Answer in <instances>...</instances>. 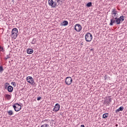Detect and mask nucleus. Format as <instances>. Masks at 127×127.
<instances>
[{
    "mask_svg": "<svg viewBox=\"0 0 127 127\" xmlns=\"http://www.w3.org/2000/svg\"><path fill=\"white\" fill-rule=\"evenodd\" d=\"M85 40L87 42H91L93 39V35L90 32H87L85 36Z\"/></svg>",
    "mask_w": 127,
    "mask_h": 127,
    "instance_id": "f257e3e1",
    "label": "nucleus"
},
{
    "mask_svg": "<svg viewBox=\"0 0 127 127\" xmlns=\"http://www.w3.org/2000/svg\"><path fill=\"white\" fill-rule=\"evenodd\" d=\"M17 33H18V31L17 30V28H14L12 29L11 31V36H12L13 38H16L17 37Z\"/></svg>",
    "mask_w": 127,
    "mask_h": 127,
    "instance_id": "f03ea898",
    "label": "nucleus"
},
{
    "mask_svg": "<svg viewBox=\"0 0 127 127\" xmlns=\"http://www.w3.org/2000/svg\"><path fill=\"white\" fill-rule=\"evenodd\" d=\"M13 108L15 112H19L21 110V105L18 103H15L13 105Z\"/></svg>",
    "mask_w": 127,
    "mask_h": 127,
    "instance_id": "7ed1b4c3",
    "label": "nucleus"
},
{
    "mask_svg": "<svg viewBox=\"0 0 127 127\" xmlns=\"http://www.w3.org/2000/svg\"><path fill=\"white\" fill-rule=\"evenodd\" d=\"M26 81L29 83V84H30L31 85H32L33 86H34L35 85V82H34V79L33 78H32V76H28L26 77Z\"/></svg>",
    "mask_w": 127,
    "mask_h": 127,
    "instance_id": "20e7f679",
    "label": "nucleus"
},
{
    "mask_svg": "<svg viewBox=\"0 0 127 127\" xmlns=\"http://www.w3.org/2000/svg\"><path fill=\"white\" fill-rule=\"evenodd\" d=\"M49 5L51 6V7H56L57 5V1H54L53 0H48Z\"/></svg>",
    "mask_w": 127,
    "mask_h": 127,
    "instance_id": "39448f33",
    "label": "nucleus"
},
{
    "mask_svg": "<svg viewBox=\"0 0 127 127\" xmlns=\"http://www.w3.org/2000/svg\"><path fill=\"white\" fill-rule=\"evenodd\" d=\"M65 82L66 85H71V84H72V82H73V79H72V77L67 76L65 78Z\"/></svg>",
    "mask_w": 127,
    "mask_h": 127,
    "instance_id": "423d86ee",
    "label": "nucleus"
},
{
    "mask_svg": "<svg viewBox=\"0 0 127 127\" xmlns=\"http://www.w3.org/2000/svg\"><path fill=\"white\" fill-rule=\"evenodd\" d=\"M74 29L77 32H80V31L82 30V26H81V25H80V24H76L75 25Z\"/></svg>",
    "mask_w": 127,
    "mask_h": 127,
    "instance_id": "0eeeda50",
    "label": "nucleus"
},
{
    "mask_svg": "<svg viewBox=\"0 0 127 127\" xmlns=\"http://www.w3.org/2000/svg\"><path fill=\"white\" fill-rule=\"evenodd\" d=\"M59 110H60V105H59L58 103H57L53 109V111L58 112Z\"/></svg>",
    "mask_w": 127,
    "mask_h": 127,
    "instance_id": "6e6552de",
    "label": "nucleus"
},
{
    "mask_svg": "<svg viewBox=\"0 0 127 127\" xmlns=\"http://www.w3.org/2000/svg\"><path fill=\"white\" fill-rule=\"evenodd\" d=\"M111 14L112 15H114V16H112V17H118V11H116V9H112V12L111 13Z\"/></svg>",
    "mask_w": 127,
    "mask_h": 127,
    "instance_id": "1a4fd4ad",
    "label": "nucleus"
},
{
    "mask_svg": "<svg viewBox=\"0 0 127 127\" xmlns=\"http://www.w3.org/2000/svg\"><path fill=\"white\" fill-rule=\"evenodd\" d=\"M114 20L115 21V23H116V24L117 25L121 24V23H122L121 22V21H120V19L118 18V17H114Z\"/></svg>",
    "mask_w": 127,
    "mask_h": 127,
    "instance_id": "9d476101",
    "label": "nucleus"
},
{
    "mask_svg": "<svg viewBox=\"0 0 127 127\" xmlns=\"http://www.w3.org/2000/svg\"><path fill=\"white\" fill-rule=\"evenodd\" d=\"M114 23H116L115 21V17H113L110 19V23L109 24V25H110L111 26H113V25H114Z\"/></svg>",
    "mask_w": 127,
    "mask_h": 127,
    "instance_id": "9b49d317",
    "label": "nucleus"
},
{
    "mask_svg": "<svg viewBox=\"0 0 127 127\" xmlns=\"http://www.w3.org/2000/svg\"><path fill=\"white\" fill-rule=\"evenodd\" d=\"M7 91L9 93H11L12 91H13V87H12V86H11V85H9L7 87Z\"/></svg>",
    "mask_w": 127,
    "mask_h": 127,
    "instance_id": "f8f14e48",
    "label": "nucleus"
},
{
    "mask_svg": "<svg viewBox=\"0 0 127 127\" xmlns=\"http://www.w3.org/2000/svg\"><path fill=\"white\" fill-rule=\"evenodd\" d=\"M27 54H32L33 53V49H27Z\"/></svg>",
    "mask_w": 127,
    "mask_h": 127,
    "instance_id": "ddd939ff",
    "label": "nucleus"
},
{
    "mask_svg": "<svg viewBox=\"0 0 127 127\" xmlns=\"http://www.w3.org/2000/svg\"><path fill=\"white\" fill-rule=\"evenodd\" d=\"M124 107L121 106L118 109L116 110L115 111V112H116V113H119V112H121V111H124Z\"/></svg>",
    "mask_w": 127,
    "mask_h": 127,
    "instance_id": "4468645a",
    "label": "nucleus"
},
{
    "mask_svg": "<svg viewBox=\"0 0 127 127\" xmlns=\"http://www.w3.org/2000/svg\"><path fill=\"white\" fill-rule=\"evenodd\" d=\"M118 18H119V20L120 21L121 23H122V22L123 21H124V20H125V16H124V15L121 16Z\"/></svg>",
    "mask_w": 127,
    "mask_h": 127,
    "instance_id": "2eb2a0df",
    "label": "nucleus"
},
{
    "mask_svg": "<svg viewBox=\"0 0 127 127\" xmlns=\"http://www.w3.org/2000/svg\"><path fill=\"white\" fill-rule=\"evenodd\" d=\"M61 25L63 26H66V25H68V22L66 20L64 21L62 23Z\"/></svg>",
    "mask_w": 127,
    "mask_h": 127,
    "instance_id": "dca6fc26",
    "label": "nucleus"
},
{
    "mask_svg": "<svg viewBox=\"0 0 127 127\" xmlns=\"http://www.w3.org/2000/svg\"><path fill=\"white\" fill-rule=\"evenodd\" d=\"M8 116H12L13 115V112L12 110L7 111Z\"/></svg>",
    "mask_w": 127,
    "mask_h": 127,
    "instance_id": "f3484780",
    "label": "nucleus"
},
{
    "mask_svg": "<svg viewBox=\"0 0 127 127\" xmlns=\"http://www.w3.org/2000/svg\"><path fill=\"white\" fill-rule=\"evenodd\" d=\"M109 117V114L108 113H105L103 115L102 118L103 119H107Z\"/></svg>",
    "mask_w": 127,
    "mask_h": 127,
    "instance_id": "a211bd4d",
    "label": "nucleus"
},
{
    "mask_svg": "<svg viewBox=\"0 0 127 127\" xmlns=\"http://www.w3.org/2000/svg\"><path fill=\"white\" fill-rule=\"evenodd\" d=\"M5 97L7 100H10V99H11V96L9 94H5Z\"/></svg>",
    "mask_w": 127,
    "mask_h": 127,
    "instance_id": "6ab92c4d",
    "label": "nucleus"
},
{
    "mask_svg": "<svg viewBox=\"0 0 127 127\" xmlns=\"http://www.w3.org/2000/svg\"><path fill=\"white\" fill-rule=\"evenodd\" d=\"M92 2H88L87 4H86V6L87 7H91V6H92Z\"/></svg>",
    "mask_w": 127,
    "mask_h": 127,
    "instance_id": "aec40b11",
    "label": "nucleus"
},
{
    "mask_svg": "<svg viewBox=\"0 0 127 127\" xmlns=\"http://www.w3.org/2000/svg\"><path fill=\"white\" fill-rule=\"evenodd\" d=\"M57 2L59 3L60 4H62L63 3V0H56Z\"/></svg>",
    "mask_w": 127,
    "mask_h": 127,
    "instance_id": "412c9836",
    "label": "nucleus"
},
{
    "mask_svg": "<svg viewBox=\"0 0 127 127\" xmlns=\"http://www.w3.org/2000/svg\"><path fill=\"white\" fill-rule=\"evenodd\" d=\"M36 41H37L36 39L35 38L33 39L32 41V44H35V43H36Z\"/></svg>",
    "mask_w": 127,
    "mask_h": 127,
    "instance_id": "4be33fe9",
    "label": "nucleus"
},
{
    "mask_svg": "<svg viewBox=\"0 0 127 127\" xmlns=\"http://www.w3.org/2000/svg\"><path fill=\"white\" fill-rule=\"evenodd\" d=\"M110 103H112V98H109V100L107 101V105L109 106Z\"/></svg>",
    "mask_w": 127,
    "mask_h": 127,
    "instance_id": "5701e85b",
    "label": "nucleus"
},
{
    "mask_svg": "<svg viewBox=\"0 0 127 127\" xmlns=\"http://www.w3.org/2000/svg\"><path fill=\"white\" fill-rule=\"evenodd\" d=\"M41 127H49V125L45 124L44 125H42Z\"/></svg>",
    "mask_w": 127,
    "mask_h": 127,
    "instance_id": "b1692460",
    "label": "nucleus"
},
{
    "mask_svg": "<svg viewBox=\"0 0 127 127\" xmlns=\"http://www.w3.org/2000/svg\"><path fill=\"white\" fill-rule=\"evenodd\" d=\"M3 71V67L2 66H0V72H2Z\"/></svg>",
    "mask_w": 127,
    "mask_h": 127,
    "instance_id": "393cba45",
    "label": "nucleus"
},
{
    "mask_svg": "<svg viewBox=\"0 0 127 127\" xmlns=\"http://www.w3.org/2000/svg\"><path fill=\"white\" fill-rule=\"evenodd\" d=\"M11 84H12V85H13L14 87H16V83L14 82H12L11 83Z\"/></svg>",
    "mask_w": 127,
    "mask_h": 127,
    "instance_id": "a878e982",
    "label": "nucleus"
},
{
    "mask_svg": "<svg viewBox=\"0 0 127 127\" xmlns=\"http://www.w3.org/2000/svg\"><path fill=\"white\" fill-rule=\"evenodd\" d=\"M0 48L1 51H2V52H3V51H4V50H3V48L2 47L0 46Z\"/></svg>",
    "mask_w": 127,
    "mask_h": 127,
    "instance_id": "bb28decb",
    "label": "nucleus"
},
{
    "mask_svg": "<svg viewBox=\"0 0 127 127\" xmlns=\"http://www.w3.org/2000/svg\"><path fill=\"white\" fill-rule=\"evenodd\" d=\"M37 100V101H40L41 100V97H38Z\"/></svg>",
    "mask_w": 127,
    "mask_h": 127,
    "instance_id": "cd10ccee",
    "label": "nucleus"
},
{
    "mask_svg": "<svg viewBox=\"0 0 127 127\" xmlns=\"http://www.w3.org/2000/svg\"><path fill=\"white\" fill-rule=\"evenodd\" d=\"M9 85V83H7V82H6L4 84V86H7V87Z\"/></svg>",
    "mask_w": 127,
    "mask_h": 127,
    "instance_id": "c85d7f7f",
    "label": "nucleus"
},
{
    "mask_svg": "<svg viewBox=\"0 0 127 127\" xmlns=\"http://www.w3.org/2000/svg\"><path fill=\"white\" fill-rule=\"evenodd\" d=\"M8 58H10V57L8 56H7L6 58H5V60H7V59H8Z\"/></svg>",
    "mask_w": 127,
    "mask_h": 127,
    "instance_id": "c756f323",
    "label": "nucleus"
},
{
    "mask_svg": "<svg viewBox=\"0 0 127 127\" xmlns=\"http://www.w3.org/2000/svg\"><path fill=\"white\" fill-rule=\"evenodd\" d=\"M90 51H94L95 50V49H89Z\"/></svg>",
    "mask_w": 127,
    "mask_h": 127,
    "instance_id": "7c9ffc66",
    "label": "nucleus"
},
{
    "mask_svg": "<svg viewBox=\"0 0 127 127\" xmlns=\"http://www.w3.org/2000/svg\"><path fill=\"white\" fill-rule=\"evenodd\" d=\"M4 87H5V89L7 90V87H8V86L6 85V86H4Z\"/></svg>",
    "mask_w": 127,
    "mask_h": 127,
    "instance_id": "2f4dec72",
    "label": "nucleus"
},
{
    "mask_svg": "<svg viewBox=\"0 0 127 127\" xmlns=\"http://www.w3.org/2000/svg\"><path fill=\"white\" fill-rule=\"evenodd\" d=\"M80 127H85V125H81Z\"/></svg>",
    "mask_w": 127,
    "mask_h": 127,
    "instance_id": "473e14b6",
    "label": "nucleus"
},
{
    "mask_svg": "<svg viewBox=\"0 0 127 127\" xmlns=\"http://www.w3.org/2000/svg\"><path fill=\"white\" fill-rule=\"evenodd\" d=\"M12 3H14V0H12Z\"/></svg>",
    "mask_w": 127,
    "mask_h": 127,
    "instance_id": "72a5a7b5",
    "label": "nucleus"
},
{
    "mask_svg": "<svg viewBox=\"0 0 127 127\" xmlns=\"http://www.w3.org/2000/svg\"><path fill=\"white\" fill-rule=\"evenodd\" d=\"M105 80H106L107 79V75H105Z\"/></svg>",
    "mask_w": 127,
    "mask_h": 127,
    "instance_id": "f704fd0d",
    "label": "nucleus"
},
{
    "mask_svg": "<svg viewBox=\"0 0 127 127\" xmlns=\"http://www.w3.org/2000/svg\"><path fill=\"white\" fill-rule=\"evenodd\" d=\"M118 124H116L115 127H118Z\"/></svg>",
    "mask_w": 127,
    "mask_h": 127,
    "instance_id": "c9c22d12",
    "label": "nucleus"
},
{
    "mask_svg": "<svg viewBox=\"0 0 127 127\" xmlns=\"http://www.w3.org/2000/svg\"><path fill=\"white\" fill-rule=\"evenodd\" d=\"M45 121H47V120H45Z\"/></svg>",
    "mask_w": 127,
    "mask_h": 127,
    "instance_id": "e433bc0d",
    "label": "nucleus"
}]
</instances>
